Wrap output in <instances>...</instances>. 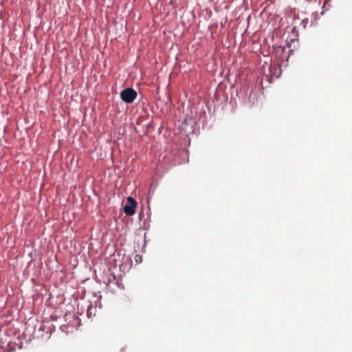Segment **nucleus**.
Returning <instances> with one entry per match:
<instances>
[{
  "label": "nucleus",
  "instance_id": "nucleus-1",
  "mask_svg": "<svg viewBox=\"0 0 352 352\" xmlns=\"http://www.w3.org/2000/svg\"><path fill=\"white\" fill-rule=\"evenodd\" d=\"M137 92L133 88H126L120 93L121 99L126 103H132L137 98Z\"/></svg>",
  "mask_w": 352,
  "mask_h": 352
},
{
  "label": "nucleus",
  "instance_id": "nucleus-3",
  "mask_svg": "<svg viewBox=\"0 0 352 352\" xmlns=\"http://www.w3.org/2000/svg\"><path fill=\"white\" fill-rule=\"evenodd\" d=\"M92 309H95V307H92V306H91V307H88V309H87V316H88L89 318H90V317H91V310H92Z\"/></svg>",
  "mask_w": 352,
  "mask_h": 352
},
{
  "label": "nucleus",
  "instance_id": "nucleus-2",
  "mask_svg": "<svg viewBox=\"0 0 352 352\" xmlns=\"http://www.w3.org/2000/svg\"><path fill=\"white\" fill-rule=\"evenodd\" d=\"M138 206L137 201L131 197L126 199V204L124 206V212L129 216H132L135 213V209Z\"/></svg>",
  "mask_w": 352,
  "mask_h": 352
},
{
  "label": "nucleus",
  "instance_id": "nucleus-4",
  "mask_svg": "<svg viewBox=\"0 0 352 352\" xmlns=\"http://www.w3.org/2000/svg\"><path fill=\"white\" fill-rule=\"evenodd\" d=\"M295 39H291V43L294 42Z\"/></svg>",
  "mask_w": 352,
  "mask_h": 352
}]
</instances>
